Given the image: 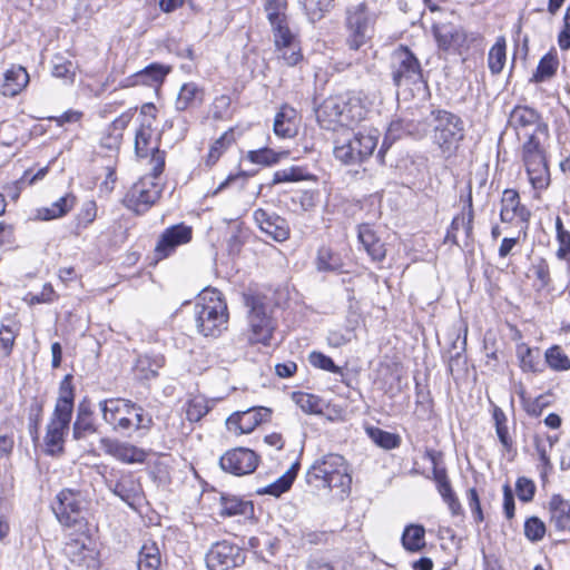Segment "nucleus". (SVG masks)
<instances>
[{
	"instance_id": "obj_38",
	"label": "nucleus",
	"mask_w": 570,
	"mask_h": 570,
	"mask_svg": "<svg viewBox=\"0 0 570 570\" xmlns=\"http://www.w3.org/2000/svg\"><path fill=\"white\" fill-rule=\"evenodd\" d=\"M299 463L295 462L282 476H279L275 482L268 484L264 489L263 493L279 497L284 492L288 491L297 475Z\"/></svg>"
},
{
	"instance_id": "obj_13",
	"label": "nucleus",
	"mask_w": 570,
	"mask_h": 570,
	"mask_svg": "<svg viewBox=\"0 0 570 570\" xmlns=\"http://www.w3.org/2000/svg\"><path fill=\"white\" fill-rule=\"evenodd\" d=\"M432 33L438 48L445 52L462 53L475 40L473 33H468L463 27L452 22H435Z\"/></svg>"
},
{
	"instance_id": "obj_21",
	"label": "nucleus",
	"mask_w": 570,
	"mask_h": 570,
	"mask_svg": "<svg viewBox=\"0 0 570 570\" xmlns=\"http://www.w3.org/2000/svg\"><path fill=\"white\" fill-rule=\"evenodd\" d=\"M344 101L341 95L326 98L315 110L318 125L326 130H334L344 125Z\"/></svg>"
},
{
	"instance_id": "obj_26",
	"label": "nucleus",
	"mask_w": 570,
	"mask_h": 570,
	"mask_svg": "<svg viewBox=\"0 0 570 570\" xmlns=\"http://www.w3.org/2000/svg\"><path fill=\"white\" fill-rule=\"evenodd\" d=\"M344 101V125L350 126L366 118L368 112L365 97L360 91H350L341 95Z\"/></svg>"
},
{
	"instance_id": "obj_34",
	"label": "nucleus",
	"mask_w": 570,
	"mask_h": 570,
	"mask_svg": "<svg viewBox=\"0 0 570 570\" xmlns=\"http://www.w3.org/2000/svg\"><path fill=\"white\" fill-rule=\"evenodd\" d=\"M204 91L195 82L184 83L178 92L175 106L178 111H184L188 108L202 104Z\"/></svg>"
},
{
	"instance_id": "obj_23",
	"label": "nucleus",
	"mask_w": 570,
	"mask_h": 570,
	"mask_svg": "<svg viewBox=\"0 0 570 570\" xmlns=\"http://www.w3.org/2000/svg\"><path fill=\"white\" fill-rule=\"evenodd\" d=\"M254 219L258 224L262 232L269 235L276 242H284L289 236V227L287 222L281 216L268 213L265 209H256Z\"/></svg>"
},
{
	"instance_id": "obj_44",
	"label": "nucleus",
	"mask_w": 570,
	"mask_h": 570,
	"mask_svg": "<svg viewBox=\"0 0 570 570\" xmlns=\"http://www.w3.org/2000/svg\"><path fill=\"white\" fill-rule=\"evenodd\" d=\"M505 63V40L498 38L489 51L488 65L492 73H500Z\"/></svg>"
},
{
	"instance_id": "obj_62",
	"label": "nucleus",
	"mask_w": 570,
	"mask_h": 570,
	"mask_svg": "<svg viewBox=\"0 0 570 570\" xmlns=\"http://www.w3.org/2000/svg\"><path fill=\"white\" fill-rule=\"evenodd\" d=\"M517 356L520 362V367L525 373H532L534 368V357L529 346L521 344L517 348Z\"/></svg>"
},
{
	"instance_id": "obj_58",
	"label": "nucleus",
	"mask_w": 570,
	"mask_h": 570,
	"mask_svg": "<svg viewBox=\"0 0 570 570\" xmlns=\"http://www.w3.org/2000/svg\"><path fill=\"white\" fill-rule=\"evenodd\" d=\"M529 137V140L523 146V161L529 176V183L534 187V176L532 165L534 164V145L533 134H525Z\"/></svg>"
},
{
	"instance_id": "obj_51",
	"label": "nucleus",
	"mask_w": 570,
	"mask_h": 570,
	"mask_svg": "<svg viewBox=\"0 0 570 570\" xmlns=\"http://www.w3.org/2000/svg\"><path fill=\"white\" fill-rule=\"evenodd\" d=\"M537 190L544 189L550 185V173L547 157L537 146Z\"/></svg>"
},
{
	"instance_id": "obj_59",
	"label": "nucleus",
	"mask_w": 570,
	"mask_h": 570,
	"mask_svg": "<svg viewBox=\"0 0 570 570\" xmlns=\"http://www.w3.org/2000/svg\"><path fill=\"white\" fill-rule=\"evenodd\" d=\"M96 432L92 419L76 417L72 425V436L75 440L85 439L88 434Z\"/></svg>"
},
{
	"instance_id": "obj_30",
	"label": "nucleus",
	"mask_w": 570,
	"mask_h": 570,
	"mask_svg": "<svg viewBox=\"0 0 570 570\" xmlns=\"http://www.w3.org/2000/svg\"><path fill=\"white\" fill-rule=\"evenodd\" d=\"M253 503L229 494H219V513L226 517L252 515Z\"/></svg>"
},
{
	"instance_id": "obj_40",
	"label": "nucleus",
	"mask_w": 570,
	"mask_h": 570,
	"mask_svg": "<svg viewBox=\"0 0 570 570\" xmlns=\"http://www.w3.org/2000/svg\"><path fill=\"white\" fill-rule=\"evenodd\" d=\"M295 404L306 414H322L324 403L323 400L314 394L305 392H294L292 395Z\"/></svg>"
},
{
	"instance_id": "obj_42",
	"label": "nucleus",
	"mask_w": 570,
	"mask_h": 570,
	"mask_svg": "<svg viewBox=\"0 0 570 570\" xmlns=\"http://www.w3.org/2000/svg\"><path fill=\"white\" fill-rule=\"evenodd\" d=\"M288 151L276 153L271 148H259L256 150H249L247 153V159L257 165L272 166L277 164L282 158H286Z\"/></svg>"
},
{
	"instance_id": "obj_28",
	"label": "nucleus",
	"mask_w": 570,
	"mask_h": 570,
	"mask_svg": "<svg viewBox=\"0 0 570 570\" xmlns=\"http://www.w3.org/2000/svg\"><path fill=\"white\" fill-rule=\"evenodd\" d=\"M298 116L297 111L284 105L276 114L274 119V132L282 138H291L297 132Z\"/></svg>"
},
{
	"instance_id": "obj_25",
	"label": "nucleus",
	"mask_w": 570,
	"mask_h": 570,
	"mask_svg": "<svg viewBox=\"0 0 570 570\" xmlns=\"http://www.w3.org/2000/svg\"><path fill=\"white\" fill-rule=\"evenodd\" d=\"M169 72V68L159 65V63H151L144 68L142 70H139L135 72L134 75L125 78L120 83L119 87L121 88H129L137 85H145V86H155L159 85L164 81L165 77Z\"/></svg>"
},
{
	"instance_id": "obj_63",
	"label": "nucleus",
	"mask_w": 570,
	"mask_h": 570,
	"mask_svg": "<svg viewBox=\"0 0 570 570\" xmlns=\"http://www.w3.org/2000/svg\"><path fill=\"white\" fill-rule=\"evenodd\" d=\"M317 268L320 271H336L338 264L333 262L332 252L328 248H321L317 255Z\"/></svg>"
},
{
	"instance_id": "obj_39",
	"label": "nucleus",
	"mask_w": 570,
	"mask_h": 570,
	"mask_svg": "<svg viewBox=\"0 0 570 570\" xmlns=\"http://www.w3.org/2000/svg\"><path fill=\"white\" fill-rule=\"evenodd\" d=\"M77 66L73 61L62 55H56L52 58L51 73L56 78L63 79L68 83H73Z\"/></svg>"
},
{
	"instance_id": "obj_50",
	"label": "nucleus",
	"mask_w": 570,
	"mask_h": 570,
	"mask_svg": "<svg viewBox=\"0 0 570 570\" xmlns=\"http://www.w3.org/2000/svg\"><path fill=\"white\" fill-rule=\"evenodd\" d=\"M353 338H355V328L353 326L334 328L327 334V343L333 347H341L350 343Z\"/></svg>"
},
{
	"instance_id": "obj_16",
	"label": "nucleus",
	"mask_w": 570,
	"mask_h": 570,
	"mask_svg": "<svg viewBox=\"0 0 570 570\" xmlns=\"http://www.w3.org/2000/svg\"><path fill=\"white\" fill-rule=\"evenodd\" d=\"M193 238V228L183 223L167 227L159 236L154 254L157 261L165 259L176 248L188 244Z\"/></svg>"
},
{
	"instance_id": "obj_32",
	"label": "nucleus",
	"mask_w": 570,
	"mask_h": 570,
	"mask_svg": "<svg viewBox=\"0 0 570 570\" xmlns=\"http://www.w3.org/2000/svg\"><path fill=\"white\" fill-rule=\"evenodd\" d=\"M551 522L559 531H570V501L554 495L550 501Z\"/></svg>"
},
{
	"instance_id": "obj_19",
	"label": "nucleus",
	"mask_w": 570,
	"mask_h": 570,
	"mask_svg": "<svg viewBox=\"0 0 570 570\" xmlns=\"http://www.w3.org/2000/svg\"><path fill=\"white\" fill-rule=\"evenodd\" d=\"M272 411L268 407L258 406L233 413L227 420V429L235 434H248L262 422L268 421Z\"/></svg>"
},
{
	"instance_id": "obj_60",
	"label": "nucleus",
	"mask_w": 570,
	"mask_h": 570,
	"mask_svg": "<svg viewBox=\"0 0 570 570\" xmlns=\"http://www.w3.org/2000/svg\"><path fill=\"white\" fill-rule=\"evenodd\" d=\"M515 492L520 501L529 502L534 495V483L527 478H519L515 483Z\"/></svg>"
},
{
	"instance_id": "obj_52",
	"label": "nucleus",
	"mask_w": 570,
	"mask_h": 570,
	"mask_svg": "<svg viewBox=\"0 0 570 570\" xmlns=\"http://www.w3.org/2000/svg\"><path fill=\"white\" fill-rule=\"evenodd\" d=\"M307 175L302 167H289L275 171L273 184L299 181L306 179Z\"/></svg>"
},
{
	"instance_id": "obj_20",
	"label": "nucleus",
	"mask_w": 570,
	"mask_h": 570,
	"mask_svg": "<svg viewBox=\"0 0 570 570\" xmlns=\"http://www.w3.org/2000/svg\"><path fill=\"white\" fill-rule=\"evenodd\" d=\"M473 218L474 212L472 205V195L470 191L468 195L466 205L462 208V212L452 219L451 226L445 235V242H451L454 245L461 246L459 240V232L463 230V246H468L473 236Z\"/></svg>"
},
{
	"instance_id": "obj_57",
	"label": "nucleus",
	"mask_w": 570,
	"mask_h": 570,
	"mask_svg": "<svg viewBox=\"0 0 570 570\" xmlns=\"http://www.w3.org/2000/svg\"><path fill=\"white\" fill-rule=\"evenodd\" d=\"M97 217V204L95 200H86L78 213V227L87 228Z\"/></svg>"
},
{
	"instance_id": "obj_35",
	"label": "nucleus",
	"mask_w": 570,
	"mask_h": 570,
	"mask_svg": "<svg viewBox=\"0 0 570 570\" xmlns=\"http://www.w3.org/2000/svg\"><path fill=\"white\" fill-rule=\"evenodd\" d=\"M75 196L65 195L52 203L49 207L38 209L37 217L41 220H51L65 216L75 206Z\"/></svg>"
},
{
	"instance_id": "obj_2",
	"label": "nucleus",
	"mask_w": 570,
	"mask_h": 570,
	"mask_svg": "<svg viewBox=\"0 0 570 570\" xmlns=\"http://www.w3.org/2000/svg\"><path fill=\"white\" fill-rule=\"evenodd\" d=\"M73 400L72 376L67 374L60 382L59 395L45 435V444L50 454L63 452L65 435L69 431L73 411Z\"/></svg>"
},
{
	"instance_id": "obj_11",
	"label": "nucleus",
	"mask_w": 570,
	"mask_h": 570,
	"mask_svg": "<svg viewBox=\"0 0 570 570\" xmlns=\"http://www.w3.org/2000/svg\"><path fill=\"white\" fill-rule=\"evenodd\" d=\"M135 151L140 158L150 156L149 166L155 175H160L164 171L165 151L159 150L158 138L150 118L145 117L136 130Z\"/></svg>"
},
{
	"instance_id": "obj_55",
	"label": "nucleus",
	"mask_w": 570,
	"mask_h": 570,
	"mask_svg": "<svg viewBox=\"0 0 570 570\" xmlns=\"http://www.w3.org/2000/svg\"><path fill=\"white\" fill-rule=\"evenodd\" d=\"M17 332L10 325H1L0 327V355L8 357L14 346Z\"/></svg>"
},
{
	"instance_id": "obj_36",
	"label": "nucleus",
	"mask_w": 570,
	"mask_h": 570,
	"mask_svg": "<svg viewBox=\"0 0 570 570\" xmlns=\"http://www.w3.org/2000/svg\"><path fill=\"white\" fill-rule=\"evenodd\" d=\"M75 196L65 195L52 203L49 207L38 209L37 217L41 220H51L65 216L75 206Z\"/></svg>"
},
{
	"instance_id": "obj_24",
	"label": "nucleus",
	"mask_w": 570,
	"mask_h": 570,
	"mask_svg": "<svg viewBox=\"0 0 570 570\" xmlns=\"http://www.w3.org/2000/svg\"><path fill=\"white\" fill-rule=\"evenodd\" d=\"M530 212L520 205V197L515 190L507 189L501 199L500 217L504 223L525 224L528 226Z\"/></svg>"
},
{
	"instance_id": "obj_45",
	"label": "nucleus",
	"mask_w": 570,
	"mask_h": 570,
	"mask_svg": "<svg viewBox=\"0 0 570 570\" xmlns=\"http://www.w3.org/2000/svg\"><path fill=\"white\" fill-rule=\"evenodd\" d=\"M302 4L311 22L321 20L333 8L331 0H302Z\"/></svg>"
},
{
	"instance_id": "obj_48",
	"label": "nucleus",
	"mask_w": 570,
	"mask_h": 570,
	"mask_svg": "<svg viewBox=\"0 0 570 570\" xmlns=\"http://www.w3.org/2000/svg\"><path fill=\"white\" fill-rule=\"evenodd\" d=\"M367 433L372 441L385 450H392L400 445V436L397 434L381 430L379 428H371Z\"/></svg>"
},
{
	"instance_id": "obj_7",
	"label": "nucleus",
	"mask_w": 570,
	"mask_h": 570,
	"mask_svg": "<svg viewBox=\"0 0 570 570\" xmlns=\"http://www.w3.org/2000/svg\"><path fill=\"white\" fill-rule=\"evenodd\" d=\"M88 507L89 499L83 491L63 489L57 494V503L52 510L62 525L81 531L82 527L87 524Z\"/></svg>"
},
{
	"instance_id": "obj_4",
	"label": "nucleus",
	"mask_w": 570,
	"mask_h": 570,
	"mask_svg": "<svg viewBox=\"0 0 570 570\" xmlns=\"http://www.w3.org/2000/svg\"><path fill=\"white\" fill-rule=\"evenodd\" d=\"M380 130L374 127L361 128L346 139H337L334 156L345 165H357L368 159L377 147Z\"/></svg>"
},
{
	"instance_id": "obj_27",
	"label": "nucleus",
	"mask_w": 570,
	"mask_h": 570,
	"mask_svg": "<svg viewBox=\"0 0 570 570\" xmlns=\"http://www.w3.org/2000/svg\"><path fill=\"white\" fill-rule=\"evenodd\" d=\"M29 73L22 66H12L4 72L1 92L7 97L19 95L29 83Z\"/></svg>"
},
{
	"instance_id": "obj_31",
	"label": "nucleus",
	"mask_w": 570,
	"mask_h": 570,
	"mask_svg": "<svg viewBox=\"0 0 570 570\" xmlns=\"http://www.w3.org/2000/svg\"><path fill=\"white\" fill-rule=\"evenodd\" d=\"M164 365V357L159 355H140L134 366V375L137 380L148 381L158 375Z\"/></svg>"
},
{
	"instance_id": "obj_46",
	"label": "nucleus",
	"mask_w": 570,
	"mask_h": 570,
	"mask_svg": "<svg viewBox=\"0 0 570 570\" xmlns=\"http://www.w3.org/2000/svg\"><path fill=\"white\" fill-rule=\"evenodd\" d=\"M287 2L286 0H267L265 3L266 17L271 27L283 23L287 20Z\"/></svg>"
},
{
	"instance_id": "obj_22",
	"label": "nucleus",
	"mask_w": 570,
	"mask_h": 570,
	"mask_svg": "<svg viewBox=\"0 0 570 570\" xmlns=\"http://www.w3.org/2000/svg\"><path fill=\"white\" fill-rule=\"evenodd\" d=\"M100 444L106 454L127 464L141 463L146 459L144 450L126 442L104 438Z\"/></svg>"
},
{
	"instance_id": "obj_6",
	"label": "nucleus",
	"mask_w": 570,
	"mask_h": 570,
	"mask_svg": "<svg viewBox=\"0 0 570 570\" xmlns=\"http://www.w3.org/2000/svg\"><path fill=\"white\" fill-rule=\"evenodd\" d=\"M307 481L322 488H340L343 492L350 489L352 476L348 464L340 454L330 453L316 460L307 472Z\"/></svg>"
},
{
	"instance_id": "obj_47",
	"label": "nucleus",
	"mask_w": 570,
	"mask_h": 570,
	"mask_svg": "<svg viewBox=\"0 0 570 570\" xmlns=\"http://www.w3.org/2000/svg\"><path fill=\"white\" fill-rule=\"evenodd\" d=\"M236 140V135L234 129H229L225 131L210 147L208 157H207V164L214 165L224 150L230 146Z\"/></svg>"
},
{
	"instance_id": "obj_15",
	"label": "nucleus",
	"mask_w": 570,
	"mask_h": 570,
	"mask_svg": "<svg viewBox=\"0 0 570 570\" xmlns=\"http://www.w3.org/2000/svg\"><path fill=\"white\" fill-rule=\"evenodd\" d=\"M347 45L352 50H358L370 38L371 17L364 3L352 6L346 12Z\"/></svg>"
},
{
	"instance_id": "obj_54",
	"label": "nucleus",
	"mask_w": 570,
	"mask_h": 570,
	"mask_svg": "<svg viewBox=\"0 0 570 570\" xmlns=\"http://www.w3.org/2000/svg\"><path fill=\"white\" fill-rule=\"evenodd\" d=\"M493 420L500 442L502 443V445L508 448L511 444V440L509 438L508 432L507 416L504 412L498 406H494L493 409Z\"/></svg>"
},
{
	"instance_id": "obj_8",
	"label": "nucleus",
	"mask_w": 570,
	"mask_h": 570,
	"mask_svg": "<svg viewBox=\"0 0 570 570\" xmlns=\"http://www.w3.org/2000/svg\"><path fill=\"white\" fill-rule=\"evenodd\" d=\"M248 311V342L250 344L267 345L272 337L275 324L268 312L266 299L262 295L246 294L244 296Z\"/></svg>"
},
{
	"instance_id": "obj_37",
	"label": "nucleus",
	"mask_w": 570,
	"mask_h": 570,
	"mask_svg": "<svg viewBox=\"0 0 570 570\" xmlns=\"http://www.w3.org/2000/svg\"><path fill=\"white\" fill-rule=\"evenodd\" d=\"M404 134H411V130L409 124L403 119H396L390 124L385 139L383 140V144L377 153V157L380 158L381 163L384 161V155L390 148L391 144L394 140L401 138Z\"/></svg>"
},
{
	"instance_id": "obj_1",
	"label": "nucleus",
	"mask_w": 570,
	"mask_h": 570,
	"mask_svg": "<svg viewBox=\"0 0 570 570\" xmlns=\"http://www.w3.org/2000/svg\"><path fill=\"white\" fill-rule=\"evenodd\" d=\"M98 406L104 422L116 433L130 435L136 431H148L153 426V417L128 399H106Z\"/></svg>"
},
{
	"instance_id": "obj_49",
	"label": "nucleus",
	"mask_w": 570,
	"mask_h": 570,
	"mask_svg": "<svg viewBox=\"0 0 570 570\" xmlns=\"http://www.w3.org/2000/svg\"><path fill=\"white\" fill-rule=\"evenodd\" d=\"M546 362L548 365L556 371H566L570 368V360L562 352L561 347L554 345L547 350Z\"/></svg>"
},
{
	"instance_id": "obj_53",
	"label": "nucleus",
	"mask_w": 570,
	"mask_h": 570,
	"mask_svg": "<svg viewBox=\"0 0 570 570\" xmlns=\"http://www.w3.org/2000/svg\"><path fill=\"white\" fill-rule=\"evenodd\" d=\"M309 363L317 368L334 373V374H342V368L333 362V360L321 353V352H312L308 355Z\"/></svg>"
},
{
	"instance_id": "obj_3",
	"label": "nucleus",
	"mask_w": 570,
	"mask_h": 570,
	"mask_svg": "<svg viewBox=\"0 0 570 570\" xmlns=\"http://www.w3.org/2000/svg\"><path fill=\"white\" fill-rule=\"evenodd\" d=\"M195 322L204 336L216 337L227 328V305L219 291L206 288L199 293L195 303Z\"/></svg>"
},
{
	"instance_id": "obj_29",
	"label": "nucleus",
	"mask_w": 570,
	"mask_h": 570,
	"mask_svg": "<svg viewBox=\"0 0 570 570\" xmlns=\"http://www.w3.org/2000/svg\"><path fill=\"white\" fill-rule=\"evenodd\" d=\"M358 239L373 261L381 262L385 258V245L368 224L358 227Z\"/></svg>"
},
{
	"instance_id": "obj_10",
	"label": "nucleus",
	"mask_w": 570,
	"mask_h": 570,
	"mask_svg": "<svg viewBox=\"0 0 570 570\" xmlns=\"http://www.w3.org/2000/svg\"><path fill=\"white\" fill-rule=\"evenodd\" d=\"M159 175L150 174L141 177L127 191L124 204L136 214L147 212L160 197L163 185L158 181Z\"/></svg>"
},
{
	"instance_id": "obj_61",
	"label": "nucleus",
	"mask_w": 570,
	"mask_h": 570,
	"mask_svg": "<svg viewBox=\"0 0 570 570\" xmlns=\"http://www.w3.org/2000/svg\"><path fill=\"white\" fill-rule=\"evenodd\" d=\"M230 97L227 95L218 96L212 104V114L215 119H224L228 116L230 108Z\"/></svg>"
},
{
	"instance_id": "obj_64",
	"label": "nucleus",
	"mask_w": 570,
	"mask_h": 570,
	"mask_svg": "<svg viewBox=\"0 0 570 570\" xmlns=\"http://www.w3.org/2000/svg\"><path fill=\"white\" fill-rule=\"evenodd\" d=\"M514 394L519 397V401L523 409L530 415L534 414V401H532L531 395L527 392L524 385L522 383L518 384L514 387Z\"/></svg>"
},
{
	"instance_id": "obj_43",
	"label": "nucleus",
	"mask_w": 570,
	"mask_h": 570,
	"mask_svg": "<svg viewBox=\"0 0 570 570\" xmlns=\"http://www.w3.org/2000/svg\"><path fill=\"white\" fill-rule=\"evenodd\" d=\"M138 570H158L160 566L159 549L155 544H144L139 552Z\"/></svg>"
},
{
	"instance_id": "obj_56",
	"label": "nucleus",
	"mask_w": 570,
	"mask_h": 570,
	"mask_svg": "<svg viewBox=\"0 0 570 570\" xmlns=\"http://www.w3.org/2000/svg\"><path fill=\"white\" fill-rule=\"evenodd\" d=\"M308 570H354V568L352 563L343 559H337L334 561L316 559L309 562Z\"/></svg>"
},
{
	"instance_id": "obj_18",
	"label": "nucleus",
	"mask_w": 570,
	"mask_h": 570,
	"mask_svg": "<svg viewBox=\"0 0 570 570\" xmlns=\"http://www.w3.org/2000/svg\"><path fill=\"white\" fill-rule=\"evenodd\" d=\"M224 471L235 475L253 473L258 464L257 454L247 448H236L227 451L219 460Z\"/></svg>"
},
{
	"instance_id": "obj_17",
	"label": "nucleus",
	"mask_w": 570,
	"mask_h": 570,
	"mask_svg": "<svg viewBox=\"0 0 570 570\" xmlns=\"http://www.w3.org/2000/svg\"><path fill=\"white\" fill-rule=\"evenodd\" d=\"M244 562V556L238 546L228 540L216 542L206 556L209 570H227Z\"/></svg>"
},
{
	"instance_id": "obj_12",
	"label": "nucleus",
	"mask_w": 570,
	"mask_h": 570,
	"mask_svg": "<svg viewBox=\"0 0 570 570\" xmlns=\"http://www.w3.org/2000/svg\"><path fill=\"white\" fill-rule=\"evenodd\" d=\"M105 484L110 492L135 511H139L145 503L142 485L130 472H121L119 475L111 473L110 476L105 478Z\"/></svg>"
},
{
	"instance_id": "obj_14",
	"label": "nucleus",
	"mask_w": 570,
	"mask_h": 570,
	"mask_svg": "<svg viewBox=\"0 0 570 570\" xmlns=\"http://www.w3.org/2000/svg\"><path fill=\"white\" fill-rule=\"evenodd\" d=\"M63 551L72 563L86 570H97L100 566V543L95 537L71 538Z\"/></svg>"
},
{
	"instance_id": "obj_33",
	"label": "nucleus",
	"mask_w": 570,
	"mask_h": 570,
	"mask_svg": "<svg viewBox=\"0 0 570 570\" xmlns=\"http://www.w3.org/2000/svg\"><path fill=\"white\" fill-rule=\"evenodd\" d=\"M271 28L273 32L275 48L292 45V50L295 51H293L291 55H287V58L291 62H294L298 57L297 43H299V41L297 40L296 35L291 30L288 26V20L284 21L283 23L275 24Z\"/></svg>"
},
{
	"instance_id": "obj_5",
	"label": "nucleus",
	"mask_w": 570,
	"mask_h": 570,
	"mask_svg": "<svg viewBox=\"0 0 570 570\" xmlns=\"http://www.w3.org/2000/svg\"><path fill=\"white\" fill-rule=\"evenodd\" d=\"M428 124L432 127V139L443 154L452 155L459 148L464 138L463 120L446 110H432L428 117Z\"/></svg>"
},
{
	"instance_id": "obj_9",
	"label": "nucleus",
	"mask_w": 570,
	"mask_h": 570,
	"mask_svg": "<svg viewBox=\"0 0 570 570\" xmlns=\"http://www.w3.org/2000/svg\"><path fill=\"white\" fill-rule=\"evenodd\" d=\"M390 70L396 87L422 81V68L416 56L405 46L396 47L390 57Z\"/></svg>"
},
{
	"instance_id": "obj_41",
	"label": "nucleus",
	"mask_w": 570,
	"mask_h": 570,
	"mask_svg": "<svg viewBox=\"0 0 570 570\" xmlns=\"http://www.w3.org/2000/svg\"><path fill=\"white\" fill-rule=\"evenodd\" d=\"M559 67V59L556 49H551L537 65V82L551 79Z\"/></svg>"
}]
</instances>
